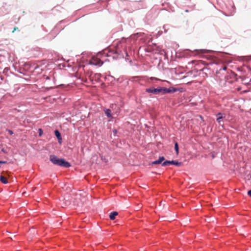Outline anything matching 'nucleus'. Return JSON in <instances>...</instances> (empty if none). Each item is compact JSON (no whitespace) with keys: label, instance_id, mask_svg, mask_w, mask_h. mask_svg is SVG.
<instances>
[{"label":"nucleus","instance_id":"f257e3e1","mask_svg":"<svg viewBox=\"0 0 251 251\" xmlns=\"http://www.w3.org/2000/svg\"><path fill=\"white\" fill-rule=\"evenodd\" d=\"M50 160L54 165L65 168H69L71 166L70 164L68 162L65 161L64 159L59 158L55 155H50Z\"/></svg>","mask_w":251,"mask_h":251},{"label":"nucleus","instance_id":"f03ea898","mask_svg":"<svg viewBox=\"0 0 251 251\" xmlns=\"http://www.w3.org/2000/svg\"><path fill=\"white\" fill-rule=\"evenodd\" d=\"M146 91L148 93H153L154 94H163V87H158L156 88L151 87L146 89Z\"/></svg>","mask_w":251,"mask_h":251},{"label":"nucleus","instance_id":"7ed1b4c3","mask_svg":"<svg viewBox=\"0 0 251 251\" xmlns=\"http://www.w3.org/2000/svg\"><path fill=\"white\" fill-rule=\"evenodd\" d=\"M90 62L91 64H93L94 65H98L101 66L103 64V62L101 61V60L97 57H93L90 60Z\"/></svg>","mask_w":251,"mask_h":251},{"label":"nucleus","instance_id":"20e7f679","mask_svg":"<svg viewBox=\"0 0 251 251\" xmlns=\"http://www.w3.org/2000/svg\"><path fill=\"white\" fill-rule=\"evenodd\" d=\"M170 164L175 165H176L177 166H180L182 165V163L180 162H178L177 161H174V160L167 161H167L163 162L162 164V165L163 166H166L167 165H169Z\"/></svg>","mask_w":251,"mask_h":251},{"label":"nucleus","instance_id":"39448f33","mask_svg":"<svg viewBox=\"0 0 251 251\" xmlns=\"http://www.w3.org/2000/svg\"><path fill=\"white\" fill-rule=\"evenodd\" d=\"M176 91V90L173 88H166L165 87H163V94L175 92Z\"/></svg>","mask_w":251,"mask_h":251},{"label":"nucleus","instance_id":"423d86ee","mask_svg":"<svg viewBox=\"0 0 251 251\" xmlns=\"http://www.w3.org/2000/svg\"><path fill=\"white\" fill-rule=\"evenodd\" d=\"M103 110L105 114L108 118H110L111 119L113 118L112 114L111 113V110L110 109L105 108Z\"/></svg>","mask_w":251,"mask_h":251},{"label":"nucleus","instance_id":"0eeeda50","mask_svg":"<svg viewBox=\"0 0 251 251\" xmlns=\"http://www.w3.org/2000/svg\"><path fill=\"white\" fill-rule=\"evenodd\" d=\"M165 160V158L163 156H160L159 159L157 160L151 162V164L152 165H157L161 164L163 161Z\"/></svg>","mask_w":251,"mask_h":251},{"label":"nucleus","instance_id":"6e6552de","mask_svg":"<svg viewBox=\"0 0 251 251\" xmlns=\"http://www.w3.org/2000/svg\"><path fill=\"white\" fill-rule=\"evenodd\" d=\"M117 215H118V212H116V211L112 212H111L110 214L109 218L110 219V220H114L115 219V217Z\"/></svg>","mask_w":251,"mask_h":251},{"label":"nucleus","instance_id":"1a4fd4ad","mask_svg":"<svg viewBox=\"0 0 251 251\" xmlns=\"http://www.w3.org/2000/svg\"><path fill=\"white\" fill-rule=\"evenodd\" d=\"M0 180L2 183L4 184H7L8 183L7 179L2 176H0Z\"/></svg>","mask_w":251,"mask_h":251},{"label":"nucleus","instance_id":"9d476101","mask_svg":"<svg viewBox=\"0 0 251 251\" xmlns=\"http://www.w3.org/2000/svg\"><path fill=\"white\" fill-rule=\"evenodd\" d=\"M54 133H55V136L58 139V140L62 139L61 134H60V132L57 130H55Z\"/></svg>","mask_w":251,"mask_h":251},{"label":"nucleus","instance_id":"9b49d317","mask_svg":"<svg viewBox=\"0 0 251 251\" xmlns=\"http://www.w3.org/2000/svg\"><path fill=\"white\" fill-rule=\"evenodd\" d=\"M175 150L176 151V154H178V145L177 143H176V142L175 144Z\"/></svg>","mask_w":251,"mask_h":251},{"label":"nucleus","instance_id":"f8f14e48","mask_svg":"<svg viewBox=\"0 0 251 251\" xmlns=\"http://www.w3.org/2000/svg\"><path fill=\"white\" fill-rule=\"evenodd\" d=\"M224 117H218L217 118V121L219 123H220L222 120L224 118Z\"/></svg>","mask_w":251,"mask_h":251},{"label":"nucleus","instance_id":"ddd939ff","mask_svg":"<svg viewBox=\"0 0 251 251\" xmlns=\"http://www.w3.org/2000/svg\"><path fill=\"white\" fill-rule=\"evenodd\" d=\"M225 114L222 113H219L217 114V117H225Z\"/></svg>","mask_w":251,"mask_h":251},{"label":"nucleus","instance_id":"4468645a","mask_svg":"<svg viewBox=\"0 0 251 251\" xmlns=\"http://www.w3.org/2000/svg\"><path fill=\"white\" fill-rule=\"evenodd\" d=\"M7 131H8V132L10 134V135H12L13 134V131L11 130H9V129H7Z\"/></svg>","mask_w":251,"mask_h":251},{"label":"nucleus","instance_id":"2eb2a0df","mask_svg":"<svg viewBox=\"0 0 251 251\" xmlns=\"http://www.w3.org/2000/svg\"><path fill=\"white\" fill-rule=\"evenodd\" d=\"M39 135L40 136H41L42 134V130L41 129H39Z\"/></svg>","mask_w":251,"mask_h":251},{"label":"nucleus","instance_id":"dca6fc26","mask_svg":"<svg viewBox=\"0 0 251 251\" xmlns=\"http://www.w3.org/2000/svg\"><path fill=\"white\" fill-rule=\"evenodd\" d=\"M16 30H18V28L17 27H15L14 28L13 30L12 31V32H15V31H16Z\"/></svg>","mask_w":251,"mask_h":251},{"label":"nucleus","instance_id":"f3484780","mask_svg":"<svg viewBox=\"0 0 251 251\" xmlns=\"http://www.w3.org/2000/svg\"><path fill=\"white\" fill-rule=\"evenodd\" d=\"M248 194L251 197V190L248 191Z\"/></svg>","mask_w":251,"mask_h":251},{"label":"nucleus","instance_id":"a211bd4d","mask_svg":"<svg viewBox=\"0 0 251 251\" xmlns=\"http://www.w3.org/2000/svg\"><path fill=\"white\" fill-rule=\"evenodd\" d=\"M114 106H116V104H113L111 105L110 107L111 108H113Z\"/></svg>","mask_w":251,"mask_h":251},{"label":"nucleus","instance_id":"6ab92c4d","mask_svg":"<svg viewBox=\"0 0 251 251\" xmlns=\"http://www.w3.org/2000/svg\"><path fill=\"white\" fill-rule=\"evenodd\" d=\"M6 161H0V164H5Z\"/></svg>","mask_w":251,"mask_h":251},{"label":"nucleus","instance_id":"aec40b11","mask_svg":"<svg viewBox=\"0 0 251 251\" xmlns=\"http://www.w3.org/2000/svg\"><path fill=\"white\" fill-rule=\"evenodd\" d=\"M226 66H225V67H224L223 68V70H226Z\"/></svg>","mask_w":251,"mask_h":251},{"label":"nucleus","instance_id":"412c9836","mask_svg":"<svg viewBox=\"0 0 251 251\" xmlns=\"http://www.w3.org/2000/svg\"><path fill=\"white\" fill-rule=\"evenodd\" d=\"M214 157H215V156H214V154H212V157L213 158H214Z\"/></svg>","mask_w":251,"mask_h":251}]
</instances>
